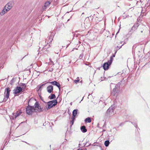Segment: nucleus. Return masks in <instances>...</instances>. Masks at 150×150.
<instances>
[{
    "instance_id": "obj_17",
    "label": "nucleus",
    "mask_w": 150,
    "mask_h": 150,
    "mask_svg": "<svg viewBox=\"0 0 150 150\" xmlns=\"http://www.w3.org/2000/svg\"><path fill=\"white\" fill-rule=\"evenodd\" d=\"M48 98L50 99H54L56 98V96L55 94H51V96H49Z\"/></svg>"
},
{
    "instance_id": "obj_22",
    "label": "nucleus",
    "mask_w": 150,
    "mask_h": 150,
    "mask_svg": "<svg viewBox=\"0 0 150 150\" xmlns=\"http://www.w3.org/2000/svg\"><path fill=\"white\" fill-rule=\"evenodd\" d=\"M20 86H22V88H26L27 87L26 84L23 83H21Z\"/></svg>"
},
{
    "instance_id": "obj_18",
    "label": "nucleus",
    "mask_w": 150,
    "mask_h": 150,
    "mask_svg": "<svg viewBox=\"0 0 150 150\" xmlns=\"http://www.w3.org/2000/svg\"><path fill=\"white\" fill-rule=\"evenodd\" d=\"M71 120L70 122V127H71L73 125L74 122V121L75 120V118L71 117Z\"/></svg>"
},
{
    "instance_id": "obj_2",
    "label": "nucleus",
    "mask_w": 150,
    "mask_h": 150,
    "mask_svg": "<svg viewBox=\"0 0 150 150\" xmlns=\"http://www.w3.org/2000/svg\"><path fill=\"white\" fill-rule=\"evenodd\" d=\"M31 99H30L28 100V105L26 108V113L29 115H32V113L35 111L34 107L33 106L29 105V103Z\"/></svg>"
},
{
    "instance_id": "obj_24",
    "label": "nucleus",
    "mask_w": 150,
    "mask_h": 150,
    "mask_svg": "<svg viewBox=\"0 0 150 150\" xmlns=\"http://www.w3.org/2000/svg\"><path fill=\"white\" fill-rule=\"evenodd\" d=\"M47 7L45 6V5H44L42 8V10L43 11H45V10L46 9Z\"/></svg>"
},
{
    "instance_id": "obj_26",
    "label": "nucleus",
    "mask_w": 150,
    "mask_h": 150,
    "mask_svg": "<svg viewBox=\"0 0 150 150\" xmlns=\"http://www.w3.org/2000/svg\"><path fill=\"white\" fill-rule=\"evenodd\" d=\"M79 81V79L75 80L74 81V82L76 83H77Z\"/></svg>"
},
{
    "instance_id": "obj_1",
    "label": "nucleus",
    "mask_w": 150,
    "mask_h": 150,
    "mask_svg": "<svg viewBox=\"0 0 150 150\" xmlns=\"http://www.w3.org/2000/svg\"><path fill=\"white\" fill-rule=\"evenodd\" d=\"M11 91L10 88L9 87L6 88L5 89V91L4 92V98L3 100H2L1 103L3 102H6L8 99V98L10 93Z\"/></svg>"
},
{
    "instance_id": "obj_4",
    "label": "nucleus",
    "mask_w": 150,
    "mask_h": 150,
    "mask_svg": "<svg viewBox=\"0 0 150 150\" xmlns=\"http://www.w3.org/2000/svg\"><path fill=\"white\" fill-rule=\"evenodd\" d=\"M115 109V108L112 106L110 107L107 111L106 113V115L109 117L113 115L115 113L114 112Z\"/></svg>"
},
{
    "instance_id": "obj_15",
    "label": "nucleus",
    "mask_w": 150,
    "mask_h": 150,
    "mask_svg": "<svg viewBox=\"0 0 150 150\" xmlns=\"http://www.w3.org/2000/svg\"><path fill=\"white\" fill-rule=\"evenodd\" d=\"M81 130L83 133H85L87 131L86 127L84 125L82 126L81 127Z\"/></svg>"
},
{
    "instance_id": "obj_9",
    "label": "nucleus",
    "mask_w": 150,
    "mask_h": 150,
    "mask_svg": "<svg viewBox=\"0 0 150 150\" xmlns=\"http://www.w3.org/2000/svg\"><path fill=\"white\" fill-rule=\"evenodd\" d=\"M13 93L16 96H18V94L22 93V88L21 87L17 86L13 90Z\"/></svg>"
},
{
    "instance_id": "obj_14",
    "label": "nucleus",
    "mask_w": 150,
    "mask_h": 150,
    "mask_svg": "<svg viewBox=\"0 0 150 150\" xmlns=\"http://www.w3.org/2000/svg\"><path fill=\"white\" fill-rule=\"evenodd\" d=\"M53 37L52 35H50V36L46 39V40L49 42V43H51L52 40H53Z\"/></svg>"
},
{
    "instance_id": "obj_37",
    "label": "nucleus",
    "mask_w": 150,
    "mask_h": 150,
    "mask_svg": "<svg viewBox=\"0 0 150 150\" xmlns=\"http://www.w3.org/2000/svg\"><path fill=\"white\" fill-rule=\"evenodd\" d=\"M84 14V13H82V15H83V14Z\"/></svg>"
},
{
    "instance_id": "obj_23",
    "label": "nucleus",
    "mask_w": 150,
    "mask_h": 150,
    "mask_svg": "<svg viewBox=\"0 0 150 150\" xmlns=\"http://www.w3.org/2000/svg\"><path fill=\"white\" fill-rule=\"evenodd\" d=\"M50 3L49 1H47L45 3L44 5H45V6H46L47 7L50 4Z\"/></svg>"
},
{
    "instance_id": "obj_6",
    "label": "nucleus",
    "mask_w": 150,
    "mask_h": 150,
    "mask_svg": "<svg viewBox=\"0 0 150 150\" xmlns=\"http://www.w3.org/2000/svg\"><path fill=\"white\" fill-rule=\"evenodd\" d=\"M57 103V101L56 100H54L47 102L48 107L46 108V109L47 110L49 109L52 108L56 105Z\"/></svg>"
},
{
    "instance_id": "obj_30",
    "label": "nucleus",
    "mask_w": 150,
    "mask_h": 150,
    "mask_svg": "<svg viewBox=\"0 0 150 150\" xmlns=\"http://www.w3.org/2000/svg\"><path fill=\"white\" fill-rule=\"evenodd\" d=\"M42 86H41V85H40V86H38V87H39V88L38 89V91L40 89L41 87H42Z\"/></svg>"
},
{
    "instance_id": "obj_45",
    "label": "nucleus",
    "mask_w": 150,
    "mask_h": 150,
    "mask_svg": "<svg viewBox=\"0 0 150 150\" xmlns=\"http://www.w3.org/2000/svg\"><path fill=\"white\" fill-rule=\"evenodd\" d=\"M101 81L103 80V79H101Z\"/></svg>"
},
{
    "instance_id": "obj_41",
    "label": "nucleus",
    "mask_w": 150,
    "mask_h": 150,
    "mask_svg": "<svg viewBox=\"0 0 150 150\" xmlns=\"http://www.w3.org/2000/svg\"><path fill=\"white\" fill-rule=\"evenodd\" d=\"M119 32V31L117 32V34Z\"/></svg>"
},
{
    "instance_id": "obj_39",
    "label": "nucleus",
    "mask_w": 150,
    "mask_h": 150,
    "mask_svg": "<svg viewBox=\"0 0 150 150\" xmlns=\"http://www.w3.org/2000/svg\"><path fill=\"white\" fill-rule=\"evenodd\" d=\"M55 53H56L58 54V52H55Z\"/></svg>"
},
{
    "instance_id": "obj_27",
    "label": "nucleus",
    "mask_w": 150,
    "mask_h": 150,
    "mask_svg": "<svg viewBox=\"0 0 150 150\" xmlns=\"http://www.w3.org/2000/svg\"><path fill=\"white\" fill-rule=\"evenodd\" d=\"M54 81H52V82H47L46 83H51L53 85H54Z\"/></svg>"
},
{
    "instance_id": "obj_32",
    "label": "nucleus",
    "mask_w": 150,
    "mask_h": 150,
    "mask_svg": "<svg viewBox=\"0 0 150 150\" xmlns=\"http://www.w3.org/2000/svg\"><path fill=\"white\" fill-rule=\"evenodd\" d=\"M115 53H114V54H113L112 55V56L111 57H112V58H113V57H115Z\"/></svg>"
},
{
    "instance_id": "obj_44",
    "label": "nucleus",
    "mask_w": 150,
    "mask_h": 150,
    "mask_svg": "<svg viewBox=\"0 0 150 150\" xmlns=\"http://www.w3.org/2000/svg\"><path fill=\"white\" fill-rule=\"evenodd\" d=\"M70 104L71 105V104H72L71 103H70Z\"/></svg>"
},
{
    "instance_id": "obj_40",
    "label": "nucleus",
    "mask_w": 150,
    "mask_h": 150,
    "mask_svg": "<svg viewBox=\"0 0 150 150\" xmlns=\"http://www.w3.org/2000/svg\"><path fill=\"white\" fill-rule=\"evenodd\" d=\"M141 33H142L143 31H141Z\"/></svg>"
},
{
    "instance_id": "obj_8",
    "label": "nucleus",
    "mask_w": 150,
    "mask_h": 150,
    "mask_svg": "<svg viewBox=\"0 0 150 150\" xmlns=\"http://www.w3.org/2000/svg\"><path fill=\"white\" fill-rule=\"evenodd\" d=\"M14 5V2L13 1H11L8 2L4 6V8H6L9 11L11 9Z\"/></svg>"
},
{
    "instance_id": "obj_21",
    "label": "nucleus",
    "mask_w": 150,
    "mask_h": 150,
    "mask_svg": "<svg viewBox=\"0 0 150 150\" xmlns=\"http://www.w3.org/2000/svg\"><path fill=\"white\" fill-rule=\"evenodd\" d=\"M59 84H60L59 83L57 82V81H54V85L58 87H59Z\"/></svg>"
},
{
    "instance_id": "obj_11",
    "label": "nucleus",
    "mask_w": 150,
    "mask_h": 150,
    "mask_svg": "<svg viewBox=\"0 0 150 150\" xmlns=\"http://www.w3.org/2000/svg\"><path fill=\"white\" fill-rule=\"evenodd\" d=\"M53 87L52 85H50L48 86L47 88V91L49 93H51L53 90Z\"/></svg>"
},
{
    "instance_id": "obj_7",
    "label": "nucleus",
    "mask_w": 150,
    "mask_h": 150,
    "mask_svg": "<svg viewBox=\"0 0 150 150\" xmlns=\"http://www.w3.org/2000/svg\"><path fill=\"white\" fill-rule=\"evenodd\" d=\"M22 113V112L21 110H18L16 112L13 113L11 116L12 119L13 120H14L17 117L20 116Z\"/></svg>"
},
{
    "instance_id": "obj_34",
    "label": "nucleus",
    "mask_w": 150,
    "mask_h": 150,
    "mask_svg": "<svg viewBox=\"0 0 150 150\" xmlns=\"http://www.w3.org/2000/svg\"><path fill=\"white\" fill-rule=\"evenodd\" d=\"M58 88H59V90L60 91L61 87H60V84H59V87H58Z\"/></svg>"
},
{
    "instance_id": "obj_43",
    "label": "nucleus",
    "mask_w": 150,
    "mask_h": 150,
    "mask_svg": "<svg viewBox=\"0 0 150 150\" xmlns=\"http://www.w3.org/2000/svg\"><path fill=\"white\" fill-rule=\"evenodd\" d=\"M67 80H68V81H69V79H67Z\"/></svg>"
},
{
    "instance_id": "obj_28",
    "label": "nucleus",
    "mask_w": 150,
    "mask_h": 150,
    "mask_svg": "<svg viewBox=\"0 0 150 150\" xmlns=\"http://www.w3.org/2000/svg\"><path fill=\"white\" fill-rule=\"evenodd\" d=\"M122 45L120 47H118V46H117L116 47V49H117V50H119V49H120L122 47Z\"/></svg>"
},
{
    "instance_id": "obj_31",
    "label": "nucleus",
    "mask_w": 150,
    "mask_h": 150,
    "mask_svg": "<svg viewBox=\"0 0 150 150\" xmlns=\"http://www.w3.org/2000/svg\"><path fill=\"white\" fill-rule=\"evenodd\" d=\"M117 49H115V50H114V51H115V53L116 54L117 52Z\"/></svg>"
},
{
    "instance_id": "obj_25",
    "label": "nucleus",
    "mask_w": 150,
    "mask_h": 150,
    "mask_svg": "<svg viewBox=\"0 0 150 150\" xmlns=\"http://www.w3.org/2000/svg\"><path fill=\"white\" fill-rule=\"evenodd\" d=\"M26 88H22V93L24 92L25 91V89Z\"/></svg>"
},
{
    "instance_id": "obj_42",
    "label": "nucleus",
    "mask_w": 150,
    "mask_h": 150,
    "mask_svg": "<svg viewBox=\"0 0 150 150\" xmlns=\"http://www.w3.org/2000/svg\"><path fill=\"white\" fill-rule=\"evenodd\" d=\"M82 81H80V82H82Z\"/></svg>"
},
{
    "instance_id": "obj_38",
    "label": "nucleus",
    "mask_w": 150,
    "mask_h": 150,
    "mask_svg": "<svg viewBox=\"0 0 150 150\" xmlns=\"http://www.w3.org/2000/svg\"><path fill=\"white\" fill-rule=\"evenodd\" d=\"M137 127V125H136V126H135V127Z\"/></svg>"
},
{
    "instance_id": "obj_35",
    "label": "nucleus",
    "mask_w": 150,
    "mask_h": 150,
    "mask_svg": "<svg viewBox=\"0 0 150 150\" xmlns=\"http://www.w3.org/2000/svg\"><path fill=\"white\" fill-rule=\"evenodd\" d=\"M58 88H59V90L60 91L61 87H60V84H59V87H58Z\"/></svg>"
},
{
    "instance_id": "obj_5",
    "label": "nucleus",
    "mask_w": 150,
    "mask_h": 150,
    "mask_svg": "<svg viewBox=\"0 0 150 150\" xmlns=\"http://www.w3.org/2000/svg\"><path fill=\"white\" fill-rule=\"evenodd\" d=\"M113 59L112 57H110V59L107 62L104 63L103 65V67L105 70H107L109 67V66L112 64Z\"/></svg>"
},
{
    "instance_id": "obj_16",
    "label": "nucleus",
    "mask_w": 150,
    "mask_h": 150,
    "mask_svg": "<svg viewBox=\"0 0 150 150\" xmlns=\"http://www.w3.org/2000/svg\"><path fill=\"white\" fill-rule=\"evenodd\" d=\"M77 109H75L72 112V117L73 118H75V117L76 115L77 114Z\"/></svg>"
},
{
    "instance_id": "obj_36",
    "label": "nucleus",
    "mask_w": 150,
    "mask_h": 150,
    "mask_svg": "<svg viewBox=\"0 0 150 150\" xmlns=\"http://www.w3.org/2000/svg\"><path fill=\"white\" fill-rule=\"evenodd\" d=\"M77 150H83V149H78Z\"/></svg>"
},
{
    "instance_id": "obj_19",
    "label": "nucleus",
    "mask_w": 150,
    "mask_h": 150,
    "mask_svg": "<svg viewBox=\"0 0 150 150\" xmlns=\"http://www.w3.org/2000/svg\"><path fill=\"white\" fill-rule=\"evenodd\" d=\"M85 121L86 122H88V123H90L91 122V118L89 117H88L86 118L85 119Z\"/></svg>"
},
{
    "instance_id": "obj_29",
    "label": "nucleus",
    "mask_w": 150,
    "mask_h": 150,
    "mask_svg": "<svg viewBox=\"0 0 150 150\" xmlns=\"http://www.w3.org/2000/svg\"><path fill=\"white\" fill-rule=\"evenodd\" d=\"M13 79H12L11 81V83L10 84L11 85H12L13 84Z\"/></svg>"
},
{
    "instance_id": "obj_20",
    "label": "nucleus",
    "mask_w": 150,
    "mask_h": 150,
    "mask_svg": "<svg viewBox=\"0 0 150 150\" xmlns=\"http://www.w3.org/2000/svg\"><path fill=\"white\" fill-rule=\"evenodd\" d=\"M110 143V142L109 140H106L105 141L104 143V144L105 146L107 147L109 146V144Z\"/></svg>"
},
{
    "instance_id": "obj_13",
    "label": "nucleus",
    "mask_w": 150,
    "mask_h": 150,
    "mask_svg": "<svg viewBox=\"0 0 150 150\" xmlns=\"http://www.w3.org/2000/svg\"><path fill=\"white\" fill-rule=\"evenodd\" d=\"M8 11V10H7V9L6 8H4H4H3V10L2 11L0 12V14L1 16L3 15L5 13H6Z\"/></svg>"
},
{
    "instance_id": "obj_12",
    "label": "nucleus",
    "mask_w": 150,
    "mask_h": 150,
    "mask_svg": "<svg viewBox=\"0 0 150 150\" xmlns=\"http://www.w3.org/2000/svg\"><path fill=\"white\" fill-rule=\"evenodd\" d=\"M139 25L138 23L134 24L132 26L130 30V32L134 31L136 30L139 26Z\"/></svg>"
},
{
    "instance_id": "obj_3",
    "label": "nucleus",
    "mask_w": 150,
    "mask_h": 150,
    "mask_svg": "<svg viewBox=\"0 0 150 150\" xmlns=\"http://www.w3.org/2000/svg\"><path fill=\"white\" fill-rule=\"evenodd\" d=\"M119 90V87L117 85L116 86L111 93V96L116 97L118 95Z\"/></svg>"
},
{
    "instance_id": "obj_33",
    "label": "nucleus",
    "mask_w": 150,
    "mask_h": 150,
    "mask_svg": "<svg viewBox=\"0 0 150 150\" xmlns=\"http://www.w3.org/2000/svg\"><path fill=\"white\" fill-rule=\"evenodd\" d=\"M46 83H44V84H43L41 85V86H45L46 84Z\"/></svg>"
},
{
    "instance_id": "obj_10",
    "label": "nucleus",
    "mask_w": 150,
    "mask_h": 150,
    "mask_svg": "<svg viewBox=\"0 0 150 150\" xmlns=\"http://www.w3.org/2000/svg\"><path fill=\"white\" fill-rule=\"evenodd\" d=\"M35 107H34L35 110H37L38 112H41L42 111V109L40 106H39L38 103L36 102L35 104Z\"/></svg>"
}]
</instances>
